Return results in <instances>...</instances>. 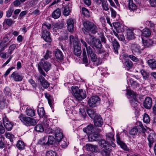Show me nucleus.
<instances>
[{
	"mask_svg": "<svg viewBox=\"0 0 156 156\" xmlns=\"http://www.w3.org/2000/svg\"><path fill=\"white\" fill-rule=\"evenodd\" d=\"M71 90L72 94L78 101H81L86 98L85 91L82 89L80 90L78 87L73 86L71 87Z\"/></svg>",
	"mask_w": 156,
	"mask_h": 156,
	"instance_id": "obj_1",
	"label": "nucleus"
},
{
	"mask_svg": "<svg viewBox=\"0 0 156 156\" xmlns=\"http://www.w3.org/2000/svg\"><path fill=\"white\" fill-rule=\"evenodd\" d=\"M48 61L41 60L38 65V68L40 73L44 76L46 74L43 69L47 72L51 68V64Z\"/></svg>",
	"mask_w": 156,
	"mask_h": 156,
	"instance_id": "obj_2",
	"label": "nucleus"
},
{
	"mask_svg": "<svg viewBox=\"0 0 156 156\" xmlns=\"http://www.w3.org/2000/svg\"><path fill=\"white\" fill-rule=\"evenodd\" d=\"M83 25L85 28L84 33L86 35H87V33L89 32L95 34L97 32V28L92 22L85 21L83 23Z\"/></svg>",
	"mask_w": 156,
	"mask_h": 156,
	"instance_id": "obj_3",
	"label": "nucleus"
},
{
	"mask_svg": "<svg viewBox=\"0 0 156 156\" xmlns=\"http://www.w3.org/2000/svg\"><path fill=\"white\" fill-rule=\"evenodd\" d=\"M19 118L23 124L27 126L35 125L38 122L37 120L27 117L22 114L19 115Z\"/></svg>",
	"mask_w": 156,
	"mask_h": 156,
	"instance_id": "obj_4",
	"label": "nucleus"
},
{
	"mask_svg": "<svg viewBox=\"0 0 156 156\" xmlns=\"http://www.w3.org/2000/svg\"><path fill=\"white\" fill-rule=\"evenodd\" d=\"M128 94L131 97L130 103L132 106L135 109L137 108L139 105V103L136 100V94L133 91L128 90L127 91Z\"/></svg>",
	"mask_w": 156,
	"mask_h": 156,
	"instance_id": "obj_5",
	"label": "nucleus"
},
{
	"mask_svg": "<svg viewBox=\"0 0 156 156\" xmlns=\"http://www.w3.org/2000/svg\"><path fill=\"white\" fill-rule=\"evenodd\" d=\"M100 99L98 97L93 96L89 98L88 103L89 106L93 108L98 105L100 103Z\"/></svg>",
	"mask_w": 156,
	"mask_h": 156,
	"instance_id": "obj_6",
	"label": "nucleus"
},
{
	"mask_svg": "<svg viewBox=\"0 0 156 156\" xmlns=\"http://www.w3.org/2000/svg\"><path fill=\"white\" fill-rule=\"evenodd\" d=\"M129 47L133 53L135 55L140 54L141 52L140 45L137 43H132L130 44Z\"/></svg>",
	"mask_w": 156,
	"mask_h": 156,
	"instance_id": "obj_7",
	"label": "nucleus"
},
{
	"mask_svg": "<svg viewBox=\"0 0 156 156\" xmlns=\"http://www.w3.org/2000/svg\"><path fill=\"white\" fill-rule=\"evenodd\" d=\"M76 23V20L72 18L67 19L66 21V24L68 31L73 33L74 30V25Z\"/></svg>",
	"mask_w": 156,
	"mask_h": 156,
	"instance_id": "obj_8",
	"label": "nucleus"
},
{
	"mask_svg": "<svg viewBox=\"0 0 156 156\" xmlns=\"http://www.w3.org/2000/svg\"><path fill=\"white\" fill-rule=\"evenodd\" d=\"M10 77L16 82L22 81L23 76L22 74L17 71H15L11 75Z\"/></svg>",
	"mask_w": 156,
	"mask_h": 156,
	"instance_id": "obj_9",
	"label": "nucleus"
},
{
	"mask_svg": "<svg viewBox=\"0 0 156 156\" xmlns=\"http://www.w3.org/2000/svg\"><path fill=\"white\" fill-rule=\"evenodd\" d=\"M135 31L136 30L133 29H128L126 30V38L129 40L134 39L135 38Z\"/></svg>",
	"mask_w": 156,
	"mask_h": 156,
	"instance_id": "obj_10",
	"label": "nucleus"
},
{
	"mask_svg": "<svg viewBox=\"0 0 156 156\" xmlns=\"http://www.w3.org/2000/svg\"><path fill=\"white\" fill-rule=\"evenodd\" d=\"M55 136L58 142L60 141L63 138L64 136L62 130L58 128H56L55 131Z\"/></svg>",
	"mask_w": 156,
	"mask_h": 156,
	"instance_id": "obj_11",
	"label": "nucleus"
},
{
	"mask_svg": "<svg viewBox=\"0 0 156 156\" xmlns=\"http://www.w3.org/2000/svg\"><path fill=\"white\" fill-rule=\"evenodd\" d=\"M3 123L6 129L8 131H10L13 126L12 123L9 121L7 118L3 116Z\"/></svg>",
	"mask_w": 156,
	"mask_h": 156,
	"instance_id": "obj_12",
	"label": "nucleus"
},
{
	"mask_svg": "<svg viewBox=\"0 0 156 156\" xmlns=\"http://www.w3.org/2000/svg\"><path fill=\"white\" fill-rule=\"evenodd\" d=\"M147 139L148 141L149 147L151 148L154 143L156 141V136L154 133H151L149 134Z\"/></svg>",
	"mask_w": 156,
	"mask_h": 156,
	"instance_id": "obj_13",
	"label": "nucleus"
},
{
	"mask_svg": "<svg viewBox=\"0 0 156 156\" xmlns=\"http://www.w3.org/2000/svg\"><path fill=\"white\" fill-rule=\"evenodd\" d=\"M74 47V53L77 56H79L81 53V44L79 42H75L74 45H73Z\"/></svg>",
	"mask_w": 156,
	"mask_h": 156,
	"instance_id": "obj_14",
	"label": "nucleus"
},
{
	"mask_svg": "<svg viewBox=\"0 0 156 156\" xmlns=\"http://www.w3.org/2000/svg\"><path fill=\"white\" fill-rule=\"evenodd\" d=\"M97 39L89 34H87L86 37V40L87 43L90 46L94 47Z\"/></svg>",
	"mask_w": 156,
	"mask_h": 156,
	"instance_id": "obj_15",
	"label": "nucleus"
},
{
	"mask_svg": "<svg viewBox=\"0 0 156 156\" xmlns=\"http://www.w3.org/2000/svg\"><path fill=\"white\" fill-rule=\"evenodd\" d=\"M42 37L44 40L47 42H51V39L50 37V32L47 30L45 29L42 30Z\"/></svg>",
	"mask_w": 156,
	"mask_h": 156,
	"instance_id": "obj_16",
	"label": "nucleus"
},
{
	"mask_svg": "<svg viewBox=\"0 0 156 156\" xmlns=\"http://www.w3.org/2000/svg\"><path fill=\"white\" fill-rule=\"evenodd\" d=\"M101 138L100 135L97 132H95L88 136V139L90 141H98Z\"/></svg>",
	"mask_w": 156,
	"mask_h": 156,
	"instance_id": "obj_17",
	"label": "nucleus"
},
{
	"mask_svg": "<svg viewBox=\"0 0 156 156\" xmlns=\"http://www.w3.org/2000/svg\"><path fill=\"white\" fill-rule=\"evenodd\" d=\"M51 52L47 50L45 54L44 55L43 58H42L41 60L48 61L52 62L54 59L52 58Z\"/></svg>",
	"mask_w": 156,
	"mask_h": 156,
	"instance_id": "obj_18",
	"label": "nucleus"
},
{
	"mask_svg": "<svg viewBox=\"0 0 156 156\" xmlns=\"http://www.w3.org/2000/svg\"><path fill=\"white\" fill-rule=\"evenodd\" d=\"M38 80L39 81L42 86L45 88H47L49 86V83L45 80L42 76H38Z\"/></svg>",
	"mask_w": 156,
	"mask_h": 156,
	"instance_id": "obj_19",
	"label": "nucleus"
},
{
	"mask_svg": "<svg viewBox=\"0 0 156 156\" xmlns=\"http://www.w3.org/2000/svg\"><path fill=\"white\" fill-rule=\"evenodd\" d=\"M94 123L95 126L97 127H100L103 124V120L101 117L98 115L94 119Z\"/></svg>",
	"mask_w": 156,
	"mask_h": 156,
	"instance_id": "obj_20",
	"label": "nucleus"
},
{
	"mask_svg": "<svg viewBox=\"0 0 156 156\" xmlns=\"http://www.w3.org/2000/svg\"><path fill=\"white\" fill-rule=\"evenodd\" d=\"M87 53L88 55L89 56L92 61L95 62L97 59L96 55L93 52L92 48L90 47H88L87 49Z\"/></svg>",
	"mask_w": 156,
	"mask_h": 156,
	"instance_id": "obj_21",
	"label": "nucleus"
},
{
	"mask_svg": "<svg viewBox=\"0 0 156 156\" xmlns=\"http://www.w3.org/2000/svg\"><path fill=\"white\" fill-rule=\"evenodd\" d=\"M143 105L144 107L146 108H150L152 105V100L151 98L150 97H147L144 100Z\"/></svg>",
	"mask_w": 156,
	"mask_h": 156,
	"instance_id": "obj_22",
	"label": "nucleus"
},
{
	"mask_svg": "<svg viewBox=\"0 0 156 156\" xmlns=\"http://www.w3.org/2000/svg\"><path fill=\"white\" fill-rule=\"evenodd\" d=\"M25 113L29 116L33 117L35 115V111L33 108L30 107H27L26 108Z\"/></svg>",
	"mask_w": 156,
	"mask_h": 156,
	"instance_id": "obj_23",
	"label": "nucleus"
},
{
	"mask_svg": "<svg viewBox=\"0 0 156 156\" xmlns=\"http://www.w3.org/2000/svg\"><path fill=\"white\" fill-rule=\"evenodd\" d=\"M94 129V126L91 124L89 125L87 127L83 128V131L88 135L91 134Z\"/></svg>",
	"mask_w": 156,
	"mask_h": 156,
	"instance_id": "obj_24",
	"label": "nucleus"
},
{
	"mask_svg": "<svg viewBox=\"0 0 156 156\" xmlns=\"http://www.w3.org/2000/svg\"><path fill=\"white\" fill-rule=\"evenodd\" d=\"M128 9L131 12H134L137 9V6L133 2L132 0H128Z\"/></svg>",
	"mask_w": 156,
	"mask_h": 156,
	"instance_id": "obj_25",
	"label": "nucleus"
},
{
	"mask_svg": "<svg viewBox=\"0 0 156 156\" xmlns=\"http://www.w3.org/2000/svg\"><path fill=\"white\" fill-rule=\"evenodd\" d=\"M55 56L56 58L59 60H63V55L62 51L58 49L55 50Z\"/></svg>",
	"mask_w": 156,
	"mask_h": 156,
	"instance_id": "obj_26",
	"label": "nucleus"
},
{
	"mask_svg": "<svg viewBox=\"0 0 156 156\" xmlns=\"http://www.w3.org/2000/svg\"><path fill=\"white\" fill-rule=\"evenodd\" d=\"M128 57L133 61L136 62L137 64L140 63L141 65L143 64V61L141 59H139L133 55H129Z\"/></svg>",
	"mask_w": 156,
	"mask_h": 156,
	"instance_id": "obj_27",
	"label": "nucleus"
},
{
	"mask_svg": "<svg viewBox=\"0 0 156 156\" xmlns=\"http://www.w3.org/2000/svg\"><path fill=\"white\" fill-rule=\"evenodd\" d=\"M61 15L60 9L58 8L55 10L52 14V17L55 19H57L59 18Z\"/></svg>",
	"mask_w": 156,
	"mask_h": 156,
	"instance_id": "obj_28",
	"label": "nucleus"
},
{
	"mask_svg": "<svg viewBox=\"0 0 156 156\" xmlns=\"http://www.w3.org/2000/svg\"><path fill=\"white\" fill-rule=\"evenodd\" d=\"M99 145L102 147L107 148L108 147L110 148V144H109L108 142L103 139L101 140L99 142Z\"/></svg>",
	"mask_w": 156,
	"mask_h": 156,
	"instance_id": "obj_29",
	"label": "nucleus"
},
{
	"mask_svg": "<svg viewBox=\"0 0 156 156\" xmlns=\"http://www.w3.org/2000/svg\"><path fill=\"white\" fill-rule=\"evenodd\" d=\"M114 27L119 32H122L124 31V26L119 22H115L113 24Z\"/></svg>",
	"mask_w": 156,
	"mask_h": 156,
	"instance_id": "obj_30",
	"label": "nucleus"
},
{
	"mask_svg": "<svg viewBox=\"0 0 156 156\" xmlns=\"http://www.w3.org/2000/svg\"><path fill=\"white\" fill-rule=\"evenodd\" d=\"M87 112L89 116L92 119H94L98 115L94 109H89L87 111Z\"/></svg>",
	"mask_w": 156,
	"mask_h": 156,
	"instance_id": "obj_31",
	"label": "nucleus"
},
{
	"mask_svg": "<svg viewBox=\"0 0 156 156\" xmlns=\"http://www.w3.org/2000/svg\"><path fill=\"white\" fill-rule=\"evenodd\" d=\"M112 150L110 147H108L103 149L101 152V154L102 156H110V153Z\"/></svg>",
	"mask_w": 156,
	"mask_h": 156,
	"instance_id": "obj_32",
	"label": "nucleus"
},
{
	"mask_svg": "<svg viewBox=\"0 0 156 156\" xmlns=\"http://www.w3.org/2000/svg\"><path fill=\"white\" fill-rule=\"evenodd\" d=\"M143 43L144 46L149 47L153 44V41L150 39H147L145 40H143Z\"/></svg>",
	"mask_w": 156,
	"mask_h": 156,
	"instance_id": "obj_33",
	"label": "nucleus"
},
{
	"mask_svg": "<svg viewBox=\"0 0 156 156\" xmlns=\"http://www.w3.org/2000/svg\"><path fill=\"white\" fill-rule=\"evenodd\" d=\"M63 24L59 23H55L53 24V30L56 32L59 31L63 27Z\"/></svg>",
	"mask_w": 156,
	"mask_h": 156,
	"instance_id": "obj_34",
	"label": "nucleus"
},
{
	"mask_svg": "<svg viewBox=\"0 0 156 156\" xmlns=\"http://www.w3.org/2000/svg\"><path fill=\"white\" fill-rule=\"evenodd\" d=\"M149 66L152 69L156 68V61L154 59H150L147 62Z\"/></svg>",
	"mask_w": 156,
	"mask_h": 156,
	"instance_id": "obj_35",
	"label": "nucleus"
},
{
	"mask_svg": "<svg viewBox=\"0 0 156 156\" xmlns=\"http://www.w3.org/2000/svg\"><path fill=\"white\" fill-rule=\"evenodd\" d=\"M48 140L47 136L44 137L43 138L41 139L38 142V144L41 145H48L47 140Z\"/></svg>",
	"mask_w": 156,
	"mask_h": 156,
	"instance_id": "obj_36",
	"label": "nucleus"
},
{
	"mask_svg": "<svg viewBox=\"0 0 156 156\" xmlns=\"http://www.w3.org/2000/svg\"><path fill=\"white\" fill-rule=\"evenodd\" d=\"M112 44L115 51L118 54V50L119 48V44L115 39L112 41Z\"/></svg>",
	"mask_w": 156,
	"mask_h": 156,
	"instance_id": "obj_37",
	"label": "nucleus"
},
{
	"mask_svg": "<svg viewBox=\"0 0 156 156\" xmlns=\"http://www.w3.org/2000/svg\"><path fill=\"white\" fill-rule=\"evenodd\" d=\"M45 96L46 98L48 99V103L51 107L52 106V103L53 100L51 96L48 93H46L45 94Z\"/></svg>",
	"mask_w": 156,
	"mask_h": 156,
	"instance_id": "obj_38",
	"label": "nucleus"
},
{
	"mask_svg": "<svg viewBox=\"0 0 156 156\" xmlns=\"http://www.w3.org/2000/svg\"><path fill=\"white\" fill-rule=\"evenodd\" d=\"M63 14L65 16H68L71 12L70 9L68 6H66L62 8Z\"/></svg>",
	"mask_w": 156,
	"mask_h": 156,
	"instance_id": "obj_39",
	"label": "nucleus"
},
{
	"mask_svg": "<svg viewBox=\"0 0 156 156\" xmlns=\"http://www.w3.org/2000/svg\"><path fill=\"white\" fill-rule=\"evenodd\" d=\"M103 10L107 11L109 10L108 5L105 0H102L101 2Z\"/></svg>",
	"mask_w": 156,
	"mask_h": 156,
	"instance_id": "obj_40",
	"label": "nucleus"
},
{
	"mask_svg": "<svg viewBox=\"0 0 156 156\" xmlns=\"http://www.w3.org/2000/svg\"><path fill=\"white\" fill-rule=\"evenodd\" d=\"M82 13L85 16L89 17L90 13L88 9L84 7H83L81 9Z\"/></svg>",
	"mask_w": 156,
	"mask_h": 156,
	"instance_id": "obj_41",
	"label": "nucleus"
},
{
	"mask_svg": "<svg viewBox=\"0 0 156 156\" xmlns=\"http://www.w3.org/2000/svg\"><path fill=\"white\" fill-rule=\"evenodd\" d=\"M16 147L20 150L23 149L25 147L24 143L21 140L18 141L16 144Z\"/></svg>",
	"mask_w": 156,
	"mask_h": 156,
	"instance_id": "obj_42",
	"label": "nucleus"
},
{
	"mask_svg": "<svg viewBox=\"0 0 156 156\" xmlns=\"http://www.w3.org/2000/svg\"><path fill=\"white\" fill-rule=\"evenodd\" d=\"M151 34V31L148 29L146 28L143 30L142 35L145 37L149 36Z\"/></svg>",
	"mask_w": 156,
	"mask_h": 156,
	"instance_id": "obj_43",
	"label": "nucleus"
},
{
	"mask_svg": "<svg viewBox=\"0 0 156 156\" xmlns=\"http://www.w3.org/2000/svg\"><path fill=\"white\" fill-rule=\"evenodd\" d=\"M35 129L36 131L40 132H42L44 130V129L43 126L41 124L37 125L35 127Z\"/></svg>",
	"mask_w": 156,
	"mask_h": 156,
	"instance_id": "obj_44",
	"label": "nucleus"
},
{
	"mask_svg": "<svg viewBox=\"0 0 156 156\" xmlns=\"http://www.w3.org/2000/svg\"><path fill=\"white\" fill-rule=\"evenodd\" d=\"M37 112L40 117H43L45 114L44 108L42 107L39 108L37 110Z\"/></svg>",
	"mask_w": 156,
	"mask_h": 156,
	"instance_id": "obj_45",
	"label": "nucleus"
},
{
	"mask_svg": "<svg viewBox=\"0 0 156 156\" xmlns=\"http://www.w3.org/2000/svg\"><path fill=\"white\" fill-rule=\"evenodd\" d=\"M140 72L144 79L147 80L149 77V73L144 70L142 69L140 70Z\"/></svg>",
	"mask_w": 156,
	"mask_h": 156,
	"instance_id": "obj_46",
	"label": "nucleus"
},
{
	"mask_svg": "<svg viewBox=\"0 0 156 156\" xmlns=\"http://www.w3.org/2000/svg\"><path fill=\"white\" fill-rule=\"evenodd\" d=\"M89 150L92 152H98L99 151V150L98 147L96 146L90 145L89 146Z\"/></svg>",
	"mask_w": 156,
	"mask_h": 156,
	"instance_id": "obj_47",
	"label": "nucleus"
},
{
	"mask_svg": "<svg viewBox=\"0 0 156 156\" xmlns=\"http://www.w3.org/2000/svg\"><path fill=\"white\" fill-rule=\"evenodd\" d=\"M47 137L48 140L47 142L48 145L53 144L55 140L54 137L52 136H47Z\"/></svg>",
	"mask_w": 156,
	"mask_h": 156,
	"instance_id": "obj_48",
	"label": "nucleus"
},
{
	"mask_svg": "<svg viewBox=\"0 0 156 156\" xmlns=\"http://www.w3.org/2000/svg\"><path fill=\"white\" fill-rule=\"evenodd\" d=\"M83 61L85 63H88V59L86 53L85 48L83 49Z\"/></svg>",
	"mask_w": 156,
	"mask_h": 156,
	"instance_id": "obj_49",
	"label": "nucleus"
},
{
	"mask_svg": "<svg viewBox=\"0 0 156 156\" xmlns=\"http://www.w3.org/2000/svg\"><path fill=\"white\" fill-rule=\"evenodd\" d=\"M58 142H59V144L63 148L67 147L68 144V142L66 140L65 141L64 140H62V139L60 141Z\"/></svg>",
	"mask_w": 156,
	"mask_h": 156,
	"instance_id": "obj_50",
	"label": "nucleus"
},
{
	"mask_svg": "<svg viewBox=\"0 0 156 156\" xmlns=\"http://www.w3.org/2000/svg\"><path fill=\"white\" fill-rule=\"evenodd\" d=\"M144 122L146 123H149L150 122V119L148 115L145 113L143 118Z\"/></svg>",
	"mask_w": 156,
	"mask_h": 156,
	"instance_id": "obj_51",
	"label": "nucleus"
},
{
	"mask_svg": "<svg viewBox=\"0 0 156 156\" xmlns=\"http://www.w3.org/2000/svg\"><path fill=\"white\" fill-rule=\"evenodd\" d=\"M79 114L83 118H85L86 115V113L85 110L83 108H80Z\"/></svg>",
	"mask_w": 156,
	"mask_h": 156,
	"instance_id": "obj_52",
	"label": "nucleus"
},
{
	"mask_svg": "<svg viewBox=\"0 0 156 156\" xmlns=\"http://www.w3.org/2000/svg\"><path fill=\"white\" fill-rule=\"evenodd\" d=\"M5 137L9 139L12 142L13 141L14 136L13 134L9 133H5Z\"/></svg>",
	"mask_w": 156,
	"mask_h": 156,
	"instance_id": "obj_53",
	"label": "nucleus"
},
{
	"mask_svg": "<svg viewBox=\"0 0 156 156\" xmlns=\"http://www.w3.org/2000/svg\"><path fill=\"white\" fill-rule=\"evenodd\" d=\"M11 54V53H10L9 51H8L5 53L3 52L1 53L0 56L2 58H6L7 57H8Z\"/></svg>",
	"mask_w": 156,
	"mask_h": 156,
	"instance_id": "obj_54",
	"label": "nucleus"
},
{
	"mask_svg": "<svg viewBox=\"0 0 156 156\" xmlns=\"http://www.w3.org/2000/svg\"><path fill=\"white\" fill-rule=\"evenodd\" d=\"M46 156H57L56 152L52 151H49L46 153Z\"/></svg>",
	"mask_w": 156,
	"mask_h": 156,
	"instance_id": "obj_55",
	"label": "nucleus"
},
{
	"mask_svg": "<svg viewBox=\"0 0 156 156\" xmlns=\"http://www.w3.org/2000/svg\"><path fill=\"white\" fill-rule=\"evenodd\" d=\"M94 46L96 48H101L102 44H101L100 40L96 39Z\"/></svg>",
	"mask_w": 156,
	"mask_h": 156,
	"instance_id": "obj_56",
	"label": "nucleus"
},
{
	"mask_svg": "<svg viewBox=\"0 0 156 156\" xmlns=\"http://www.w3.org/2000/svg\"><path fill=\"white\" fill-rule=\"evenodd\" d=\"M14 9L13 7H10L8 10L6 12V16L8 17H10L12 15V13L13 12Z\"/></svg>",
	"mask_w": 156,
	"mask_h": 156,
	"instance_id": "obj_57",
	"label": "nucleus"
},
{
	"mask_svg": "<svg viewBox=\"0 0 156 156\" xmlns=\"http://www.w3.org/2000/svg\"><path fill=\"white\" fill-rule=\"evenodd\" d=\"M69 39L70 43L72 44L73 43V45H74V44L75 42H79L77 41V39L76 38H75L74 36L73 35H71L69 37Z\"/></svg>",
	"mask_w": 156,
	"mask_h": 156,
	"instance_id": "obj_58",
	"label": "nucleus"
},
{
	"mask_svg": "<svg viewBox=\"0 0 156 156\" xmlns=\"http://www.w3.org/2000/svg\"><path fill=\"white\" fill-rule=\"evenodd\" d=\"M9 45L8 43L4 44L2 42L0 43V52L4 51Z\"/></svg>",
	"mask_w": 156,
	"mask_h": 156,
	"instance_id": "obj_59",
	"label": "nucleus"
},
{
	"mask_svg": "<svg viewBox=\"0 0 156 156\" xmlns=\"http://www.w3.org/2000/svg\"><path fill=\"white\" fill-rule=\"evenodd\" d=\"M138 131V129L134 127L129 131V133L132 135H135L137 133Z\"/></svg>",
	"mask_w": 156,
	"mask_h": 156,
	"instance_id": "obj_60",
	"label": "nucleus"
},
{
	"mask_svg": "<svg viewBox=\"0 0 156 156\" xmlns=\"http://www.w3.org/2000/svg\"><path fill=\"white\" fill-rule=\"evenodd\" d=\"M121 147L124 150L126 151H129V149L127 145L123 142H122L121 143L119 144Z\"/></svg>",
	"mask_w": 156,
	"mask_h": 156,
	"instance_id": "obj_61",
	"label": "nucleus"
},
{
	"mask_svg": "<svg viewBox=\"0 0 156 156\" xmlns=\"http://www.w3.org/2000/svg\"><path fill=\"white\" fill-rule=\"evenodd\" d=\"M126 66L129 69H130L133 66V64L130 61H126L125 63Z\"/></svg>",
	"mask_w": 156,
	"mask_h": 156,
	"instance_id": "obj_62",
	"label": "nucleus"
},
{
	"mask_svg": "<svg viewBox=\"0 0 156 156\" xmlns=\"http://www.w3.org/2000/svg\"><path fill=\"white\" fill-rule=\"evenodd\" d=\"M107 138L111 140L112 142L114 141V135L112 133H108L106 135Z\"/></svg>",
	"mask_w": 156,
	"mask_h": 156,
	"instance_id": "obj_63",
	"label": "nucleus"
},
{
	"mask_svg": "<svg viewBox=\"0 0 156 156\" xmlns=\"http://www.w3.org/2000/svg\"><path fill=\"white\" fill-rule=\"evenodd\" d=\"M43 123L44 125L46 127H48L51 124L49 120L46 118L43 120Z\"/></svg>",
	"mask_w": 156,
	"mask_h": 156,
	"instance_id": "obj_64",
	"label": "nucleus"
}]
</instances>
